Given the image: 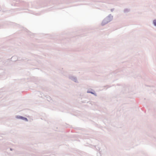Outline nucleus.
I'll return each mask as SVG.
<instances>
[{
    "instance_id": "obj_1",
    "label": "nucleus",
    "mask_w": 156,
    "mask_h": 156,
    "mask_svg": "<svg viewBox=\"0 0 156 156\" xmlns=\"http://www.w3.org/2000/svg\"><path fill=\"white\" fill-rule=\"evenodd\" d=\"M113 19V16L111 14H109L108 16L105 18L102 21L101 25L104 26L108 23L112 21Z\"/></svg>"
},
{
    "instance_id": "obj_2",
    "label": "nucleus",
    "mask_w": 156,
    "mask_h": 156,
    "mask_svg": "<svg viewBox=\"0 0 156 156\" xmlns=\"http://www.w3.org/2000/svg\"><path fill=\"white\" fill-rule=\"evenodd\" d=\"M68 78L70 80L72 81H73V82H74L75 83H79L78 81L77 80V78L76 77V76H74L73 75H70L69 76Z\"/></svg>"
},
{
    "instance_id": "obj_3",
    "label": "nucleus",
    "mask_w": 156,
    "mask_h": 156,
    "mask_svg": "<svg viewBox=\"0 0 156 156\" xmlns=\"http://www.w3.org/2000/svg\"><path fill=\"white\" fill-rule=\"evenodd\" d=\"M16 118L17 119H21L23 120H25V121L27 122L28 121V120L27 118L21 116L17 115L16 116Z\"/></svg>"
},
{
    "instance_id": "obj_4",
    "label": "nucleus",
    "mask_w": 156,
    "mask_h": 156,
    "mask_svg": "<svg viewBox=\"0 0 156 156\" xmlns=\"http://www.w3.org/2000/svg\"><path fill=\"white\" fill-rule=\"evenodd\" d=\"M130 11V9L128 8H125L123 10V12L125 13H128Z\"/></svg>"
},
{
    "instance_id": "obj_5",
    "label": "nucleus",
    "mask_w": 156,
    "mask_h": 156,
    "mask_svg": "<svg viewBox=\"0 0 156 156\" xmlns=\"http://www.w3.org/2000/svg\"><path fill=\"white\" fill-rule=\"evenodd\" d=\"M152 24L154 27H156V19H154L153 20Z\"/></svg>"
},
{
    "instance_id": "obj_6",
    "label": "nucleus",
    "mask_w": 156,
    "mask_h": 156,
    "mask_svg": "<svg viewBox=\"0 0 156 156\" xmlns=\"http://www.w3.org/2000/svg\"><path fill=\"white\" fill-rule=\"evenodd\" d=\"M87 93H91V94H94L95 96H96V95H97V94H96V93H94V92H92V91H87Z\"/></svg>"
},
{
    "instance_id": "obj_7",
    "label": "nucleus",
    "mask_w": 156,
    "mask_h": 156,
    "mask_svg": "<svg viewBox=\"0 0 156 156\" xmlns=\"http://www.w3.org/2000/svg\"><path fill=\"white\" fill-rule=\"evenodd\" d=\"M114 10V9H110V11L111 12H112Z\"/></svg>"
}]
</instances>
